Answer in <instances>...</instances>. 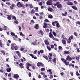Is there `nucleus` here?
<instances>
[{
    "mask_svg": "<svg viewBox=\"0 0 80 80\" xmlns=\"http://www.w3.org/2000/svg\"><path fill=\"white\" fill-rule=\"evenodd\" d=\"M66 3L68 5H73L72 2L69 1L67 2Z\"/></svg>",
    "mask_w": 80,
    "mask_h": 80,
    "instance_id": "obj_9",
    "label": "nucleus"
},
{
    "mask_svg": "<svg viewBox=\"0 0 80 80\" xmlns=\"http://www.w3.org/2000/svg\"><path fill=\"white\" fill-rule=\"evenodd\" d=\"M42 2H40L38 3V5H40V6H42Z\"/></svg>",
    "mask_w": 80,
    "mask_h": 80,
    "instance_id": "obj_46",
    "label": "nucleus"
},
{
    "mask_svg": "<svg viewBox=\"0 0 80 80\" xmlns=\"http://www.w3.org/2000/svg\"><path fill=\"white\" fill-rule=\"evenodd\" d=\"M11 48L12 50H14V49H15V50H17V47L16 46V44H15V43H12L11 44Z\"/></svg>",
    "mask_w": 80,
    "mask_h": 80,
    "instance_id": "obj_2",
    "label": "nucleus"
},
{
    "mask_svg": "<svg viewBox=\"0 0 80 80\" xmlns=\"http://www.w3.org/2000/svg\"><path fill=\"white\" fill-rule=\"evenodd\" d=\"M12 19H14V20H17V18H16V17H15V16H13L12 17Z\"/></svg>",
    "mask_w": 80,
    "mask_h": 80,
    "instance_id": "obj_41",
    "label": "nucleus"
},
{
    "mask_svg": "<svg viewBox=\"0 0 80 80\" xmlns=\"http://www.w3.org/2000/svg\"><path fill=\"white\" fill-rule=\"evenodd\" d=\"M23 63H20L19 64V67H20V68H24V67H23Z\"/></svg>",
    "mask_w": 80,
    "mask_h": 80,
    "instance_id": "obj_16",
    "label": "nucleus"
},
{
    "mask_svg": "<svg viewBox=\"0 0 80 80\" xmlns=\"http://www.w3.org/2000/svg\"><path fill=\"white\" fill-rule=\"evenodd\" d=\"M35 13V11L33 9H32L31 11L30 12L31 14H33V13Z\"/></svg>",
    "mask_w": 80,
    "mask_h": 80,
    "instance_id": "obj_23",
    "label": "nucleus"
},
{
    "mask_svg": "<svg viewBox=\"0 0 80 80\" xmlns=\"http://www.w3.org/2000/svg\"><path fill=\"white\" fill-rule=\"evenodd\" d=\"M52 33H53V34L54 36V37H57V33H56V32H55L53 31Z\"/></svg>",
    "mask_w": 80,
    "mask_h": 80,
    "instance_id": "obj_33",
    "label": "nucleus"
},
{
    "mask_svg": "<svg viewBox=\"0 0 80 80\" xmlns=\"http://www.w3.org/2000/svg\"><path fill=\"white\" fill-rule=\"evenodd\" d=\"M37 66L38 67L41 66L42 67H44V64H42L40 62H39L37 64Z\"/></svg>",
    "mask_w": 80,
    "mask_h": 80,
    "instance_id": "obj_4",
    "label": "nucleus"
},
{
    "mask_svg": "<svg viewBox=\"0 0 80 80\" xmlns=\"http://www.w3.org/2000/svg\"><path fill=\"white\" fill-rule=\"evenodd\" d=\"M56 58H54L52 59V62L54 63H57V61H56Z\"/></svg>",
    "mask_w": 80,
    "mask_h": 80,
    "instance_id": "obj_28",
    "label": "nucleus"
},
{
    "mask_svg": "<svg viewBox=\"0 0 80 80\" xmlns=\"http://www.w3.org/2000/svg\"><path fill=\"white\" fill-rule=\"evenodd\" d=\"M66 60L68 61H72V58H71L70 56L68 55V56L67 57V58L66 59Z\"/></svg>",
    "mask_w": 80,
    "mask_h": 80,
    "instance_id": "obj_6",
    "label": "nucleus"
},
{
    "mask_svg": "<svg viewBox=\"0 0 80 80\" xmlns=\"http://www.w3.org/2000/svg\"><path fill=\"white\" fill-rule=\"evenodd\" d=\"M48 10L49 12H53V9L49 7L48 8Z\"/></svg>",
    "mask_w": 80,
    "mask_h": 80,
    "instance_id": "obj_12",
    "label": "nucleus"
},
{
    "mask_svg": "<svg viewBox=\"0 0 80 80\" xmlns=\"http://www.w3.org/2000/svg\"><path fill=\"white\" fill-rule=\"evenodd\" d=\"M49 55L50 57H52V56H53V54L52 53H49Z\"/></svg>",
    "mask_w": 80,
    "mask_h": 80,
    "instance_id": "obj_62",
    "label": "nucleus"
},
{
    "mask_svg": "<svg viewBox=\"0 0 80 80\" xmlns=\"http://www.w3.org/2000/svg\"><path fill=\"white\" fill-rule=\"evenodd\" d=\"M39 34H41V35H43V34H44V33L42 31V30H40L38 32Z\"/></svg>",
    "mask_w": 80,
    "mask_h": 80,
    "instance_id": "obj_14",
    "label": "nucleus"
},
{
    "mask_svg": "<svg viewBox=\"0 0 80 80\" xmlns=\"http://www.w3.org/2000/svg\"><path fill=\"white\" fill-rule=\"evenodd\" d=\"M76 50H77V52H80V50L79 49V48H76Z\"/></svg>",
    "mask_w": 80,
    "mask_h": 80,
    "instance_id": "obj_59",
    "label": "nucleus"
},
{
    "mask_svg": "<svg viewBox=\"0 0 80 80\" xmlns=\"http://www.w3.org/2000/svg\"><path fill=\"white\" fill-rule=\"evenodd\" d=\"M48 17L49 18L52 19V18H53V16L51 14H50L49 15H48Z\"/></svg>",
    "mask_w": 80,
    "mask_h": 80,
    "instance_id": "obj_24",
    "label": "nucleus"
},
{
    "mask_svg": "<svg viewBox=\"0 0 80 80\" xmlns=\"http://www.w3.org/2000/svg\"><path fill=\"white\" fill-rule=\"evenodd\" d=\"M58 2H56V4L55 3H54L53 4V5L54 6H57V5H58Z\"/></svg>",
    "mask_w": 80,
    "mask_h": 80,
    "instance_id": "obj_36",
    "label": "nucleus"
},
{
    "mask_svg": "<svg viewBox=\"0 0 80 80\" xmlns=\"http://www.w3.org/2000/svg\"><path fill=\"white\" fill-rule=\"evenodd\" d=\"M73 34H74V35L76 36V37H77V32H74L73 33Z\"/></svg>",
    "mask_w": 80,
    "mask_h": 80,
    "instance_id": "obj_45",
    "label": "nucleus"
},
{
    "mask_svg": "<svg viewBox=\"0 0 80 80\" xmlns=\"http://www.w3.org/2000/svg\"><path fill=\"white\" fill-rule=\"evenodd\" d=\"M71 41H72L71 40H68V43L69 44H70L71 42Z\"/></svg>",
    "mask_w": 80,
    "mask_h": 80,
    "instance_id": "obj_56",
    "label": "nucleus"
},
{
    "mask_svg": "<svg viewBox=\"0 0 80 80\" xmlns=\"http://www.w3.org/2000/svg\"><path fill=\"white\" fill-rule=\"evenodd\" d=\"M77 24H78V25H80V21H77V22H76V26H77Z\"/></svg>",
    "mask_w": 80,
    "mask_h": 80,
    "instance_id": "obj_35",
    "label": "nucleus"
},
{
    "mask_svg": "<svg viewBox=\"0 0 80 80\" xmlns=\"http://www.w3.org/2000/svg\"><path fill=\"white\" fill-rule=\"evenodd\" d=\"M11 35L13 37L14 36H15V34L12 32H11Z\"/></svg>",
    "mask_w": 80,
    "mask_h": 80,
    "instance_id": "obj_30",
    "label": "nucleus"
},
{
    "mask_svg": "<svg viewBox=\"0 0 80 80\" xmlns=\"http://www.w3.org/2000/svg\"><path fill=\"white\" fill-rule=\"evenodd\" d=\"M41 71L43 72V71H45V68H43L41 69Z\"/></svg>",
    "mask_w": 80,
    "mask_h": 80,
    "instance_id": "obj_42",
    "label": "nucleus"
},
{
    "mask_svg": "<svg viewBox=\"0 0 80 80\" xmlns=\"http://www.w3.org/2000/svg\"><path fill=\"white\" fill-rule=\"evenodd\" d=\"M73 39V35H71L69 37L68 40H72Z\"/></svg>",
    "mask_w": 80,
    "mask_h": 80,
    "instance_id": "obj_15",
    "label": "nucleus"
},
{
    "mask_svg": "<svg viewBox=\"0 0 80 80\" xmlns=\"http://www.w3.org/2000/svg\"><path fill=\"white\" fill-rule=\"evenodd\" d=\"M72 8H73L74 10H77L78 9L77 8V7H75V6H73L71 7Z\"/></svg>",
    "mask_w": 80,
    "mask_h": 80,
    "instance_id": "obj_19",
    "label": "nucleus"
},
{
    "mask_svg": "<svg viewBox=\"0 0 80 80\" xmlns=\"http://www.w3.org/2000/svg\"><path fill=\"white\" fill-rule=\"evenodd\" d=\"M44 42L46 45H47V46H48V45H50V43H49V42H48V41L47 40H45Z\"/></svg>",
    "mask_w": 80,
    "mask_h": 80,
    "instance_id": "obj_10",
    "label": "nucleus"
},
{
    "mask_svg": "<svg viewBox=\"0 0 80 80\" xmlns=\"http://www.w3.org/2000/svg\"><path fill=\"white\" fill-rule=\"evenodd\" d=\"M60 27V25L59 24V23H57L56 24V27L57 28H59Z\"/></svg>",
    "mask_w": 80,
    "mask_h": 80,
    "instance_id": "obj_31",
    "label": "nucleus"
},
{
    "mask_svg": "<svg viewBox=\"0 0 80 80\" xmlns=\"http://www.w3.org/2000/svg\"><path fill=\"white\" fill-rule=\"evenodd\" d=\"M38 7L36 8V9H35V11L36 12H37V11H38Z\"/></svg>",
    "mask_w": 80,
    "mask_h": 80,
    "instance_id": "obj_60",
    "label": "nucleus"
},
{
    "mask_svg": "<svg viewBox=\"0 0 80 80\" xmlns=\"http://www.w3.org/2000/svg\"><path fill=\"white\" fill-rule=\"evenodd\" d=\"M35 27L36 28V29H38V24H36L35 25Z\"/></svg>",
    "mask_w": 80,
    "mask_h": 80,
    "instance_id": "obj_29",
    "label": "nucleus"
},
{
    "mask_svg": "<svg viewBox=\"0 0 80 80\" xmlns=\"http://www.w3.org/2000/svg\"><path fill=\"white\" fill-rule=\"evenodd\" d=\"M76 75H77L78 77H79L80 75V73H78V71L76 72Z\"/></svg>",
    "mask_w": 80,
    "mask_h": 80,
    "instance_id": "obj_44",
    "label": "nucleus"
},
{
    "mask_svg": "<svg viewBox=\"0 0 80 80\" xmlns=\"http://www.w3.org/2000/svg\"><path fill=\"white\" fill-rule=\"evenodd\" d=\"M29 5L30 8H33V6L32 5V4H29Z\"/></svg>",
    "mask_w": 80,
    "mask_h": 80,
    "instance_id": "obj_38",
    "label": "nucleus"
},
{
    "mask_svg": "<svg viewBox=\"0 0 80 80\" xmlns=\"http://www.w3.org/2000/svg\"><path fill=\"white\" fill-rule=\"evenodd\" d=\"M35 15H36V16H37V17H39L40 16V15H39L38 13H35Z\"/></svg>",
    "mask_w": 80,
    "mask_h": 80,
    "instance_id": "obj_55",
    "label": "nucleus"
},
{
    "mask_svg": "<svg viewBox=\"0 0 80 80\" xmlns=\"http://www.w3.org/2000/svg\"><path fill=\"white\" fill-rule=\"evenodd\" d=\"M20 50L22 52H23L24 50V48H21L20 49Z\"/></svg>",
    "mask_w": 80,
    "mask_h": 80,
    "instance_id": "obj_48",
    "label": "nucleus"
},
{
    "mask_svg": "<svg viewBox=\"0 0 80 80\" xmlns=\"http://www.w3.org/2000/svg\"><path fill=\"white\" fill-rule=\"evenodd\" d=\"M30 22L32 23H35V21L34 20H31L30 21Z\"/></svg>",
    "mask_w": 80,
    "mask_h": 80,
    "instance_id": "obj_51",
    "label": "nucleus"
},
{
    "mask_svg": "<svg viewBox=\"0 0 80 80\" xmlns=\"http://www.w3.org/2000/svg\"><path fill=\"white\" fill-rule=\"evenodd\" d=\"M37 50L34 51L33 52L34 54H36V53H37Z\"/></svg>",
    "mask_w": 80,
    "mask_h": 80,
    "instance_id": "obj_63",
    "label": "nucleus"
},
{
    "mask_svg": "<svg viewBox=\"0 0 80 80\" xmlns=\"http://www.w3.org/2000/svg\"><path fill=\"white\" fill-rule=\"evenodd\" d=\"M14 22L15 23H16V24H18V21H17V20L14 21Z\"/></svg>",
    "mask_w": 80,
    "mask_h": 80,
    "instance_id": "obj_49",
    "label": "nucleus"
},
{
    "mask_svg": "<svg viewBox=\"0 0 80 80\" xmlns=\"http://www.w3.org/2000/svg\"><path fill=\"white\" fill-rule=\"evenodd\" d=\"M40 52L41 53H43V50H40Z\"/></svg>",
    "mask_w": 80,
    "mask_h": 80,
    "instance_id": "obj_53",
    "label": "nucleus"
},
{
    "mask_svg": "<svg viewBox=\"0 0 80 80\" xmlns=\"http://www.w3.org/2000/svg\"><path fill=\"white\" fill-rule=\"evenodd\" d=\"M48 57L49 60H52V57L51 56H50L49 55H48Z\"/></svg>",
    "mask_w": 80,
    "mask_h": 80,
    "instance_id": "obj_50",
    "label": "nucleus"
},
{
    "mask_svg": "<svg viewBox=\"0 0 80 80\" xmlns=\"http://www.w3.org/2000/svg\"><path fill=\"white\" fill-rule=\"evenodd\" d=\"M62 43L63 44H66V41L64 39L62 40Z\"/></svg>",
    "mask_w": 80,
    "mask_h": 80,
    "instance_id": "obj_25",
    "label": "nucleus"
},
{
    "mask_svg": "<svg viewBox=\"0 0 80 80\" xmlns=\"http://www.w3.org/2000/svg\"><path fill=\"white\" fill-rule=\"evenodd\" d=\"M22 4L20 2H18L17 3V5L18 8H21L22 7Z\"/></svg>",
    "mask_w": 80,
    "mask_h": 80,
    "instance_id": "obj_5",
    "label": "nucleus"
},
{
    "mask_svg": "<svg viewBox=\"0 0 80 80\" xmlns=\"http://www.w3.org/2000/svg\"><path fill=\"white\" fill-rule=\"evenodd\" d=\"M42 57H43V58H45V59H46V60H48V57L47 56L43 55L42 56Z\"/></svg>",
    "mask_w": 80,
    "mask_h": 80,
    "instance_id": "obj_22",
    "label": "nucleus"
},
{
    "mask_svg": "<svg viewBox=\"0 0 80 80\" xmlns=\"http://www.w3.org/2000/svg\"><path fill=\"white\" fill-rule=\"evenodd\" d=\"M15 4H11V7H15Z\"/></svg>",
    "mask_w": 80,
    "mask_h": 80,
    "instance_id": "obj_64",
    "label": "nucleus"
},
{
    "mask_svg": "<svg viewBox=\"0 0 80 80\" xmlns=\"http://www.w3.org/2000/svg\"><path fill=\"white\" fill-rule=\"evenodd\" d=\"M57 7L58 8H62V7H63V6L60 3V2H58V4Z\"/></svg>",
    "mask_w": 80,
    "mask_h": 80,
    "instance_id": "obj_7",
    "label": "nucleus"
},
{
    "mask_svg": "<svg viewBox=\"0 0 80 80\" xmlns=\"http://www.w3.org/2000/svg\"><path fill=\"white\" fill-rule=\"evenodd\" d=\"M29 55H30V56H31L32 58H34V57H35V56H33V54H32V53L30 54Z\"/></svg>",
    "mask_w": 80,
    "mask_h": 80,
    "instance_id": "obj_39",
    "label": "nucleus"
},
{
    "mask_svg": "<svg viewBox=\"0 0 80 80\" xmlns=\"http://www.w3.org/2000/svg\"><path fill=\"white\" fill-rule=\"evenodd\" d=\"M53 40H55V41H57V42H58V39H57V38H54V37L53 38Z\"/></svg>",
    "mask_w": 80,
    "mask_h": 80,
    "instance_id": "obj_40",
    "label": "nucleus"
},
{
    "mask_svg": "<svg viewBox=\"0 0 80 80\" xmlns=\"http://www.w3.org/2000/svg\"><path fill=\"white\" fill-rule=\"evenodd\" d=\"M7 18L8 20H12V18H11V15H7Z\"/></svg>",
    "mask_w": 80,
    "mask_h": 80,
    "instance_id": "obj_20",
    "label": "nucleus"
},
{
    "mask_svg": "<svg viewBox=\"0 0 80 80\" xmlns=\"http://www.w3.org/2000/svg\"><path fill=\"white\" fill-rule=\"evenodd\" d=\"M0 47H3V45H2V42H0Z\"/></svg>",
    "mask_w": 80,
    "mask_h": 80,
    "instance_id": "obj_54",
    "label": "nucleus"
},
{
    "mask_svg": "<svg viewBox=\"0 0 80 80\" xmlns=\"http://www.w3.org/2000/svg\"><path fill=\"white\" fill-rule=\"evenodd\" d=\"M18 27L19 28V31H21V30H22V28H21V27H20V26H18Z\"/></svg>",
    "mask_w": 80,
    "mask_h": 80,
    "instance_id": "obj_47",
    "label": "nucleus"
},
{
    "mask_svg": "<svg viewBox=\"0 0 80 80\" xmlns=\"http://www.w3.org/2000/svg\"><path fill=\"white\" fill-rule=\"evenodd\" d=\"M16 52L17 54H18V55L19 58L21 57V53H20V52L17 51H16Z\"/></svg>",
    "mask_w": 80,
    "mask_h": 80,
    "instance_id": "obj_11",
    "label": "nucleus"
},
{
    "mask_svg": "<svg viewBox=\"0 0 80 80\" xmlns=\"http://www.w3.org/2000/svg\"><path fill=\"white\" fill-rule=\"evenodd\" d=\"M50 47L52 48H54V45H51Z\"/></svg>",
    "mask_w": 80,
    "mask_h": 80,
    "instance_id": "obj_61",
    "label": "nucleus"
},
{
    "mask_svg": "<svg viewBox=\"0 0 80 80\" xmlns=\"http://www.w3.org/2000/svg\"><path fill=\"white\" fill-rule=\"evenodd\" d=\"M19 33H20V35H22V36H24V35H23V33H22V32H19Z\"/></svg>",
    "mask_w": 80,
    "mask_h": 80,
    "instance_id": "obj_52",
    "label": "nucleus"
},
{
    "mask_svg": "<svg viewBox=\"0 0 80 80\" xmlns=\"http://www.w3.org/2000/svg\"><path fill=\"white\" fill-rule=\"evenodd\" d=\"M61 60H62V61L63 63H64L65 65H68L70 64V62H69V61L67 62V60H66L64 58H61Z\"/></svg>",
    "mask_w": 80,
    "mask_h": 80,
    "instance_id": "obj_1",
    "label": "nucleus"
},
{
    "mask_svg": "<svg viewBox=\"0 0 80 80\" xmlns=\"http://www.w3.org/2000/svg\"><path fill=\"white\" fill-rule=\"evenodd\" d=\"M58 48L59 50H62L63 48L61 46H59L58 47Z\"/></svg>",
    "mask_w": 80,
    "mask_h": 80,
    "instance_id": "obj_26",
    "label": "nucleus"
},
{
    "mask_svg": "<svg viewBox=\"0 0 80 80\" xmlns=\"http://www.w3.org/2000/svg\"><path fill=\"white\" fill-rule=\"evenodd\" d=\"M6 5H10L11 4L10 2H6Z\"/></svg>",
    "mask_w": 80,
    "mask_h": 80,
    "instance_id": "obj_57",
    "label": "nucleus"
},
{
    "mask_svg": "<svg viewBox=\"0 0 80 80\" xmlns=\"http://www.w3.org/2000/svg\"><path fill=\"white\" fill-rule=\"evenodd\" d=\"M49 37L50 38H53V35L52 34L51 32H49Z\"/></svg>",
    "mask_w": 80,
    "mask_h": 80,
    "instance_id": "obj_21",
    "label": "nucleus"
},
{
    "mask_svg": "<svg viewBox=\"0 0 80 80\" xmlns=\"http://www.w3.org/2000/svg\"><path fill=\"white\" fill-rule=\"evenodd\" d=\"M70 52L68 51L65 50L64 51L63 54L64 55H69Z\"/></svg>",
    "mask_w": 80,
    "mask_h": 80,
    "instance_id": "obj_8",
    "label": "nucleus"
},
{
    "mask_svg": "<svg viewBox=\"0 0 80 80\" xmlns=\"http://www.w3.org/2000/svg\"><path fill=\"white\" fill-rule=\"evenodd\" d=\"M47 48L48 49L49 51H50L52 50V48H50V47H48V46H47Z\"/></svg>",
    "mask_w": 80,
    "mask_h": 80,
    "instance_id": "obj_32",
    "label": "nucleus"
},
{
    "mask_svg": "<svg viewBox=\"0 0 80 80\" xmlns=\"http://www.w3.org/2000/svg\"><path fill=\"white\" fill-rule=\"evenodd\" d=\"M44 22H48V23L49 22V20H48L47 19H46L44 20Z\"/></svg>",
    "mask_w": 80,
    "mask_h": 80,
    "instance_id": "obj_43",
    "label": "nucleus"
},
{
    "mask_svg": "<svg viewBox=\"0 0 80 80\" xmlns=\"http://www.w3.org/2000/svg\"><path fill=\"white\" fill-rule=\"evenodd\" d=\"M53 2V0H48L46 2V4L47 5H49V6H50V5H53V2Z\"/></svg>",
    "mask_w": 80,
    "mask_h": 80,
    "instance_id": "obj_3",
    "label": "nucleus"
},
{
    "mask_svg": "<svg viewBox=\"0 0 80 80\" xmlns=\"http://www.w3.org/2000/svg\"><path fill=\"white\" fill-rule=\"evenodd\" d=\"M18 77H19V76H18V74H14V78H17V79H18Z\"/></svg>",
    "mask_w": 80,
    "mask_h": 80,
    "instance_id": "obj_18",
    "label": "nucleus"
},
{
    "mask_svg": "<svg viewBox=\"0 0 80 80\" xmlns=\"http://www.w3.org/2000/svg\"><path fill=\"white\" fill-rule=\"evenodd\" d=\"M26 65H27V66L29 67H31V66H32V64H31L29 63H28V62H27L26 63Z\"/></svg>",
    "mask_w": 80,
    "mask_h": 80,
    "instance_id": "obj_34",
    "label": "nucleus"
},
{
    "mask_svg": "<svg viewBox=\"0 0 80 80\" xmlns=\"http://www.w3.org/2000/svg\"><path fill=\"white\" fill-rule=\"evenodd\" d=\"M7 26H4V30H7Z\"/></svg>",
    "mask_w": 80,
    "mask_h": 80,
    "instance_id": "obj_58",
    "label": "nucleus"
},
{
    "mask_svg": "<svg viewBox=\"0 0 80 80\" xmlns=\"http://www.w3.org/2000/svg\"><path fill=\"white\" fill-rule=\"evenodd\" d=\"M11 69L12 68H8L6 69V70L8 72H10L11 71Z\"/></svg>",
    "mask_w": 80,
    "mask_h": 80,
    "instance_id": "obj_17",
    "label": "nucleus"
},
{
    "mask_svg": "<svg viewBox=\"0 0 80 80\" xmlns=\"http://www.w3.org/2000/svg\"><path fill=\"white\" fill-rule=\"evenodd\" d=\"M1 52V53H2L3 55H6V54H5V52L4 51L2 50Z\"/></svg>",
    "mask_w": 80,
    "mask_h": 80,
    "instance_id": "obj_27",
    "label": "nucleus"
},
{
    "mask_svg": "<svg viewBox=\"0 0 80 80\" xmlns=\"http://www.w3.org/2000/svg\"><path fill=\"white\" fill-rule=\"evenodd\" d=\"M76 59L78 61L79 60V59H80V57H79L76 56Z\"/></svg>",
    "mask_w": 80,
    "mask_h": 80,
    "instance_id": "obj_37",
    "label": "nucleus"
},
{
    "mask_svg": "<svg viewBox=\"0 0 80 80\" xmlns=\"http://www.w3.org/2000/svg\"><path fill=\"white\" fill-rule=\"evenodd\" d=\"M48 25V23H44V26H43V28H47V25Z\"/></svg>",
    "mask_w": 80,
    "mask_h": 80,
    "instance_id": "obj_13",
    "label": "nucleus"
}]
</instances>
